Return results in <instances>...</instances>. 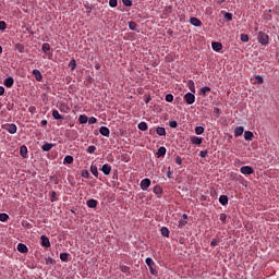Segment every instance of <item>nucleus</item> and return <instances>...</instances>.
Wrapping results in <instances>:
<instances>
[{
	"mask_svg": "<svg viewBox=\"0 0 279 279\" xmlns=\"http://www.w3.org/2000/svg\"><path fill=\"white\" fill-rule=\"evenodd\" d=\"M257 41L259 45H263L264 47L269 45V35L266 33L259 32L257 35Z\"/></svg>",
	"mask_w": 279,
	"mask_h": 279,
	"instance_id": "1",
	"label": "nucleus"
},
{
	"mask_svg": "<svg viewBox=\"0 0 279 279\" xmlns=\"http://www.w3.org/2000/svg\"><path fill=\"white\" fill-rule=\"evenodd\" d=\"M145 263L149 267V271H150L151 276H156V274H158V270H156V268H154L156 265V263H154V259H151V257H147L145 259Z\"/></svg>",
	"mask_w": 279,
	"mask_h": 279,
	"instance_id": "2",
	"label": "nucleus"
},
{
	"mask_svg": "<svg viewBox=\"0 0 279 279\" xmlns=\"http://www.w3.org/2000/svg\"><path fill=\"white\" fill-rule=\"evenodd\" d=\"M3 130L9 132V134H16L19 128H16V124L11 123V124H4Z\"/></svg>",
	"mask_w": 279,
	"mask_h": 279,
	"instance_id": "3",
	"label": "nucleus"
},
{
	"mask_svg": "<svg viewBox=\"0 0 279 279\" xmlns=\"http://www.w3.org/2000/svg\"><path fill=\"white\" fill-rule=\"evenodd\" d=\"M183 99L189 106H193V104H195V95L193 93L185 94Z\"/></svg>",
	"mask_w": 279,
	"mask_h": 279,
	"instance_id": "4",
	"label": "nucleus"
},
{
	"mask_svg": "<svg viewBox=\"0 0 279 279\" xmlns=\"http://www.w3.org/2000/svg\"><path fill=\"white\" fill-rule=\"evenodd\" d=\"M241 173L243 175H252V173H254V168L250 167V166H243L241 169H240Z\"/></svg>",
	"mask_w": 279,
	"mask_h": 279,
	"instance_id": "5",
	"label": "nucleus"
},
{
	"mask_svg": "<svg viewBox=\"0 0 279 279\" xmlns=\"http://www.w3.org/2000/svg\"><path fill=\"white\" fill-rule=\"evenodd\" d=\"M149 186H151V180L144 179V180L141 181L142 191H147V189H149Z\"/></svg>",
	"mask_w": 279,
	"mask_h": 279,
	"instance_id": "6",
	"label": "nucleus"
},
{
	"mask_svg": "<svg viewBox=\"0 0 279 279\" xmlns=\"http://www.w3.org/2000/svg\"><path fill=\"white\" fill-rule=\"evenodd\" d=\"M40 241L43 247H51V242L49 241V238H47V235H41Z\"/></svg>",
	"mask_w": 279,
	"mask_h": 279,
	"instance_id": "7",
	"label": "nucleus"
},
{
	"mask_svg": "<svg viewBox=\"0 0 279 279\" xmlns=\"http://www.w3.org/2000/svg\"><path fill=\"white\" fill-rule=\"evenodd\" d=\"M3 85L7 88H12V86H14V78L12 76H9L4 80Z\"/></svg>",
	"mask_w": 279,
	"mask_h": 279,
	"instance_id": "8",
	"label": "nucleus"
},
{
	"mask_svg": "<svg viewBox=\"0 0 279 279\" xmlns=\"http://www.w3.org/2000/svg\"><path fill=\"white\" fill-rule=\"evenodd\" d=\"M190 141H191L192 145H202V143H203V138L197 137L195 135L191 136Z\"/></svg>",
	"mask_w": 279,
	"mask_h": 279,
	"instance_id": "9",
	"label": "nucleus"
},
{
	"mask_svg": "<svg viewBox=\"0 0 279 279\" xmlns=\"http://www.w3.org/2000/svg\"><path fill=\"white\" fill-rule=\"evenodd\" d=\"M17 252H20L21 254H27V252H29V250L27 248V245H25L23 243H19Z\"/></svg>",
	"mask_w": 279,
	"mask_h": 279,
	"instance_id": "10",
	"label": "nucleus"
},
{
	"mask_svg": "<svg viewBox=\"0 0 279 279\" xmlns=\"http://www.w3.org/2000/svg\"><path fill=\"white\" fill-rule=\"evenodd\" d=\"M211 47H213L214 51H217V52H219V51H221V49H223V45L219 41L211 43Z\"/></svg>",
	"mask_w": 279,
	"mask_h": 279,
	"instance_id": "11",
	"label": "nucleus"
},
{
	"mask_svg": "<svg viewBox=\"0 0 279 279\" xmlns=\"http://www.w3.org/2000/svg\"><path fill=\"white\" fill-rule=\"evenodd\" d=\"M101 171L105 175H110V171H112V167L108 163H105L102 167H101Z\"/></svg>",
	"mask_w": 279,
	"mask_h": 279,
	"instance_id": "12",
	"label": "nucleus"
},
{
	"mask_svg": "<svg viewBox=\"0 0 279 279\" xmlns=\"http://www.w3.org/2000/svg\"><path fill=\"white\" fill-rule=\"evenodd\" d=\"M56 146V144H51V143H45L41 146L43 151H51V149H53V147Z\"/></svg>",
	"mask_w": 279,
	"mask_h": 279,
	"instance_id": "13",
	"label": "nucleus"
},
{
	"mask_svg": "<svg viewBox=\"0 0 279 279\" xmlns=\"http://www.w3.org/2000/svg\"><path fill=\"white\" fill-rule=\"evenodd\" d=\"M190 23L191 25H194V27H202V21L197 17H191Z\"/></svg>",
	"mask_w": 279,
	"mask_h": 279,
	"instance_id": "14",
	"label": "nucleus"
},
{
	"mask_svg": "<svg viewBox=\"0 0 279 279\" xmlns=\"http://www.w3.org/2000/svg\"><path fill=\"white\" fill-rule=\"evenodd\" d=\"M243 132H245V129L243 126H236L234 129V136H243Z\"/></svg>",
	"mask_w": 279,
	"mask_h": 279,
	"instance_id": "15",
	"label": "nucleus"
},
{
	"mask_svg": "<svg viewBox=\"0 0 279 279\" xmlns=\"http://www.w3.org/2000/svg\"><path fill=\"white\" fill-rule=\"evenodd\" d=\"M33 75L37 82H43V73H40V70H33Z\"/></svg>",
	"mask_w": 279,
	"mask_h": 279,
	"instance_id": "16",
	"label": "nucleus"
},
{
	"mask_svg": "<svg viewBox=\"0 0 279 279\" xmlns=\"http://www.w3.org/2000/svg\"><path fill=\"white\" fill-rule=\"evenodd\" d=\"M166 154H167V148L161 146L158 148L157 158H162L166 156Z\"/></svg>",
	"mask_w": 279,
	"mask_h": 279,
	"instance_id": "17",
	"label": "nucleus"
},
{
	"mask_svg": "<svg viewBox=\"0 0 279 279\" xmlns=\"http://www.w3.org/2000/svg\"><path fill=\"white\" fill-rule=\"evenodd\" d=\"M99 132L101 134V136H110V129H108L107 126H101L99 129Z\"/></svg>",
	"mask_w": 279,
	"mask_h": 279,
	"instance_id": "18",
	"label": "nucleus"
},
{
	"mask_svg": "<svg viewBox=\"0 0 279 279\" xmlns=\"http://www.w3.org/2000/svg\"><path fill=\"white\" fill-rule=\"evenodd\" d=\"M52 117L57 121H64V117H62V114H60V112L58 110L52 111Z\"/></svg>",
	"mask_w": 279,
	"mask_h": 279,
	"instance_id": "19",
	"label": "nucleus"
},
{
	"mask_svg": "<svg viewBox=\"0 0 279 279\" xmlns=\"http://www.w3.org/2000/svg\"><path fill=\"white\" fill-rule=\"evenodd\" d=\"M87 207L88 208H97V204H98V202H97V199H95V198H90L89 201H87Z\"/></svg>",
	"mask_w": 279,
	"mask_h": 279,
	"instance_id": "20",
	"label": "nucleus"
},
{
	"mask_svg": "<svg viewBox=\"0 0 279 279\" xmlns=\"http://www.w3.org/2000/svg\"><path fill=\"white\" fill-rule=\"evenodd\" d=\"M20 155L22 158H27V146L23 145L20 147Z\"/></svg>",
	"mask_w": 279,
	"mask_h": 279,
	"instance_id": "21",
	"label": "nucleus"
},
{
	"mask_svg": "<svg viewBox=\"0 0 279 279\" xmlns=\"http://www.w3.org/2000/svg\"><path fill=\"white\" fill-rule=\"evenodd\" d=\"M156 132H157L158 136H167V131L162 126H158L156 129Z\"/></svg>",
	"mask_w": 279,
	"mask_h": 279,
	"instance_id": "22",
	"label": "nucleus"
},
{
	"mask_svg": "<svg viewBox=\"0 0 279 279\" xmlns=\"http://www.w3.org/2000/svg\"><path fill=\"white\" fill-rule=\"evenodd\" d=\"M208 93H210V87L204 86L203 88H201V95H202L203 97H207V96H208Z\"/></svg>",
	"mask_w": 279,
	"mask_h": 279,
	"instance_id": "23",
	"label": "nucleus"
},
{
	"mask_svg": "<svg viewBox=\"0 0 279 279\" xmlns=\"http://www.w3.org/2000/svg\"><path fill=\"white\" fill-rule=\"evenodd\" d=\"M219 203L222 205V206H228V196L227 195H221L219 197Z\"/></svg>",
	"mask_w": 279,
	"mask_h": 279,
	"instance_id": "24",
	"label": "nucleus"
},
{
	"mask_svg": "<svg viewBox=\"0 0 279 279\" xmlns=\"http://www.w3.org/2000/svg\"><path fill=\"white\" fill-rule=\"evenodd\" d=\"M64 165H73V156L66 155L63 160Z\"/></svg>",
	"mask_w": 279,
	"mask_h": 279,
	"instance_id": "25",
	"label": "nucleus"
},
{
	"mask_svg": "<svg viewBox=\"0 0 279 279\" xmlns=\"http://www.w3.org/2000/svg\"><path fill=\"white\" fill-rule=\"evenodd\" d=\"M244 138L245 141H252V138H254V133L252 131H246L244 133Z\"/></svg>",
	"mask_w": 279,
	"mask_h": 279,
	"instance_id": "26",
	"label": "nucleus"
},
{
	"mask_svg": "<svg viewBox=\"0 0 279 279\" xmlns=\"http://www.w3.org/2000/svg\"><path fill=\"white\" fill-rule=\"evenodd\" d=\"M187 87L191 93H195V82L193 80L187 81Z\"/></svg>",
	"mask_w": 279,
	"mask_h": 279,
	"instance_id": "27",
	"label": "nucleus"
},
{
	"mask_svg": "<svg viewBox=\"0 0 279 279\" xmlns=\"http://www.w3.org/2000/svg\"><path fill=\"white\" fill-rule=\"evenodd\" d=\"M90 172L93 173V175H95V178H99V171L97 170V166L92 165Z\"/></svg>",
	"mask_w": 279,
	"mask_h": 279,
	"instance_id": "28",
	"label": "nucleus"
},
{
	"mask_svg": "<svg viewBox=\"0 0 279 279\" xmlns=\"http://www.w3.org/2000/svg\"><path fill=\"white\" fill-rule=\"evenodd\" d=\"M78 122H80L81 124L88 123V117H87L86 114H81V116L78 117Z\"/></svg>",
	"mask_w": 279,
	"mask_h": 279,
	"instance_id": "29",
	"label": "nucleus"
},
{
	"mask_svg": "<svg viewBox=\"0 0 279 279\" xmlns=\"http://www.w3.org/2000/svg\"><path fill=\"white\" fill-rule=\"evenodd\" d=\"M219 243H221V239L215 238L211 240L210 245H211V247H217V245H219Z\"/></svg>",
	"mask_w": 279,
	"mask_h": 279,
	"instance_id": "30",
	"label": "nucleus"
},
{
	"mask_svg": "<svg viewBox=\"0 0 279 279\" xmlns=\"http://www.w3.org/2000/svg\"><path fill=\"white\" fill-rule=\"evenodd\" d=\"M69 66H70L71 71H75V69L77 68V62L75 61V59H72L70 61Z\"/></svg>",
	"mask_w": 279,
	"mask_h": 279,
	"instance_id": "31",
	"label": "nucleus"
},
{
	"mask_svg": "<svg viewBox=\"0 0 279 279\" xmlns=\"http://www.w3.org/2000/svg\"><path fill=\"white\" fill-rule=\"evenodd\" d=\"M138 130H141L142 132H147V122H141L138 124Z\"/></svg>",
	"mask_w": 279,
	"mask_h": 279,
	"instance_id": "32",
	"label": "nucleus"
},
{
	"mask_svg": "<svg viewBox=\"0 0 279 279\" xmlns=\"http://www.w3.org/2000/svg\"><path fill=\"white\" fill-rule=\"evenodd\" d=\"M10 219V216L5 213L0 214V221L5 222Z\"/></svg>",
	"mask_w": 279,
	"mask_h": 279,
	"instance_id": "33",
	"label": "nucleus"
},
{
	"mask_svg": "<svg viewBox=\"0 0 279 279\" xmlns=\"http://www.w3.org/2000/svg\"><path fill=\"white\" fill-rule=\"evenodd\" d=\"M41 50L44 51V53H47V51H51V46L46 43L41 46Z\"/></svg>",
	"mask_w": 279,
	"mask_h": 279,
	"instance_id": "34",
	"label": "nucleus"
},
{
	"mask_svg": "<svg viewBox=\"0 0 279 279\" xmlns=\"http://www.w3.org/2000/svg\"><path fill=\"white\" fill-rule=\"evenodd\" d=\"M138 25L136 24V22H130L129 23V29H132V32H136Z\"/></svg>",
	"mask_w": 279,
	"mask_h": 279,
	"instance_id": "35",
	"label": "nucleus"
},
{
	"mask_svg": "<svg viewBox=\"0 0 279 279\" xmlns=\"http://www.w3.org/2000/svg\"><path fill=\"white\" fill-rule=\"evenodd\" d=\"M240 40H242V43H248L250 41V36L247 34H241L240 35Z\"/></svg>",
	"mask_w": 279,
	"mask_h": 279,
	"instance_id": "36",
	"label": "nucleus"
},
{
	"mask_svg": "<svg viewBox=\"0 0 279 279\" xmlns=\"http://www.w3.org/2000/svg\"><path fill=\"white\" fill-rule=\"evenodd\" d=\"M153 191L155 195H160L162 193V187L156 185Z\"/></svg>",
	"mask_w": 279,
	"mask_h": 279,
	"instance_id": "37",
	"label": "nucleus"
},
{
	"mask_svg": "<svg viewBox=\"0 0 279 279\" xmlns=\"http://www.w3.org/2000/svg\"><path fill=\"white\" fill-rule=\"evenodd\" d=\"M60 258L63 263H66L69 260V253H61Z\"/></svg>",
	"mask_w": 279,
	"mask_h": 279,
	"instance_id": "38",
	"label": "nucleus"
},
{
	"mask_svg": "<svg viewBox=\"0 0 279 279\" xmlns=\"http://www.w3.org/2000/svg\"><path fill=\"white\" fill-rule=\"evenodd\" d=\"M161 234H162L163 236L169 238V229H168L167 227H162V228H161Z\"/></svg>",
	"mask_w": 279,
	"mask_h": 279,
	"instance_id": "39",
	"label": "nucleus"
},
{
	"mask_svg": "<svg viewBox=\"0 0 279 279\" xmlns=\"http://www.w3.org/2000/svg\"><path fill=\"white\" fill-rule=\"evenodd\" d=\"M203 132H204V126H196L195 128V134H197L198 136L202 135Z\"/></svg>",
	"mask_w": 279,
	"mask_h": 279,
	"instance_id": "40",
	"label": "nucleus"
},
{
	"mask_svg": "<svg viewBox=\"0 0 279 279\" xmlns=\"http://www.w3.org/2000/svg\"><path fill=\"white\" fill-rule=\"evenodd\" d=\"M87 154H95V151H97V147L95 146H88V148L86 149Z\"/></svg>",
	"mask_w": 279,
	"mask_h": 279,
	"instance_id": "41",
	"label": "nucleus"
},
{
	"mask_svg": "<svg viewBox=\"0 0 279 279\" xmlns=\"http://www.w3.org/2000/svg\"><path fill=\"white\" fill-rule=\"evenodd\" d=\"M50 202H58V194L56 192H51Z\"/></svg>",
	"mask_w": 279,
	"mask_h": 279,
	"instance_id": "42",
	"label": "nucleus"
},
{
	"mask_svg": "<svg viewBox=\"0 0 279 279\" xmlns=\"http://www.w3.org/2000/svg\"><path fill=\"white\" fill-rule=\"evenodd\" d=\"M89 177H90V172H88V170L82 171V178L88 179Z\"/></svg>",
	"mask_w": 279,
	"mask_h": 279,
	"instance_id": "43",
	"label": "nucleus"
},
{
	"mask_svg": "<svg viewBox=\"0 0 279 279\" xmlns=\"http://www.w3.org/2000/svg\"><path fill=\"white\" fill-rule=\"evenodd\" d=\"M118 3L119 2L117 0H109L110 8H117Z\"/></svg>",
	"mask_w": 279,
	"mask_h": 279,
	"instance_id": "44",
	"label": "nucleus"
},
{
	"mask_svg": "<svg viewBox=\"0 0 279 279\" xmlns=\"http://www.w3.org/2000/svg\"><path fill=\"white\" fill-rule=\"evenodd\" d=\"M122 3L126 5V8H132V0H122Z\"/></svg>",
	"mask_w": 279,
	"mask_h": 279,
	"instance_id": "45",
	"label": "nucleus"
},
{
	"mask_svg": "<svg viewBox=\"0 0 279 279\" xmlns=\"http://www.w3.org/2000/svg\"><path fill=\"white\" fill-rule=\"evenodd\" d=\"M87 121H88L89 125H94V123H97V118L92 117V118L87 119Z\"/></svg>",
	"mask_w": 279,
	"mask_h": 279,
	"instance_id": "46",
	"label": "nucleus"
},
{
	"mask_svg": "<svg viewBox=\"0 0 279 279\" xmlns=\"http://www.w3.org/2000/svg\"><path fill=\"white\" fill-rule=\"evenodd\" d=\"M208 156V150H201L199 151V157L201 158H206Z\"/></svg>",
	"mask_w": 279,
	"mask_h": 279,
	"instance_id": "47",
	"label": "nucleus"
},
{
	"mask_svg": "<svg viewBox=\"0 0 279 279\" xmlns=\"http://www.w3.org/2000/svg\"><path fill=\"white\" fill-rule=\"evenodd\" d=\"M227 219H228V215H226V214L220 215V221H222V223H226Z\"/></svg>",
	"mask_w": 279,
	"mask_h": 279,
	"instance_id": "48",
	"label": "nucleus"
},
{
	"mask_svg": "<svg viewBox=\"0 0 279 279\" xmlns=\"http://www.w3.org/2000/svg\"><path fill=\"white\" fill-rule=\"evenodd\" d=\"M120 269L123 274H128V271H130V267L128 266H121Z\"/></svg>",
	"mask_w": 279,
	"mask_h": 279,
	"instance_id": "49",
	"label": "nucleus"
},
{
	"mask_svg": "<svg viewBox=\"0 0 279 279\" xmlns=\"http://www.w3.org/2000/svg\"><path fill=\"white\" fill-rule=\"evenodd\" d=\"M166 101L168 102L173 101V96L171 94L166 95Z\"/></svg>",
	"mask_w": 279,
	"mask_h": 279,
	"instance_id": "50",
	"label": "nucleus"
},
{
	"mask_svg": "<svg viewBox=\"0 0 279 279\" xmlns=\"http://www.w3.org/2000/svg\"><path fill=\"white\" fill-rule=\"evenodd\" d=\"M169 125H170V128L175 129V128H178V122L177 121H170Z\"/></svg>",
	"mask_w": 279,
	"mask_h": 279,
	"instance_id": "51",
	"label": "nucleus"
},
{
	"mask_svg": "<svg viewBox=\"0 0 279 279\" xmlns=\"http://www.w3.org/2000/svg\"><path fill=\"white\" fill-rule=\"evenodd\" d=\"M255 80H256L257 84H263V82H264L263 76H260V75H257L255 77Z\"/></svg>",
	"mask_w": 279,
	"mask_h": 279,
	"instance_id": "52",
	"label": "nucleus"
},
{
	"mask_svg": "<svg viewBox=\"0 0 279 279\" xmlns=\"http://www.w3.org/2000/svg\"><path fill=\"white\" fill-rule=\"evenodd\" d=\"M5 27H8V24L4 21H0V29L3 31Z\"/></svg>",
	"mask_w": 279,
	"mask_h": 279,
	"instance_id": "53",
	"label": "nucleus"
},
{
	"mask_svg": "<svg viewBox=\"0 0 279 279\" xmlns=\"http://www.w3.org/2000/svg\"><path fill=\"white\" fill-rule=\"evenodd\" d=\"M174 162H175L177 165H182V157L177 156L175 159H174Z\"/></svg>",
	"mask_w": 279,
	"mask_h": 279,
	"instance_id": "54",
	"label": "nucleus"
},
{
	"mask_svg": "<svg viewBox=\"0 0 279 279\" xmlns=\"http://www.w3.org/2000/svg\"><path fill=\"white\" fill-rule=\"evenodd\" d=\"M225 19L226 21H232V13H226Z\"/></svg>",
	"mask_w": 279,
	"mask_h": 279,
	"instance_id": "55",
	"label": "nucleus"
},
{
	"mask_svg": "<svg viewBox=\"0 0 279 279\" xmlns=\"http://www.w3.org/2000/svg\"><path fill=\"white\" fill-rule=\"evenodd\" d=\"M186 223V220H180L179 221V228H184V225Z\"/></svg>",
	"mask_w": 279,
	"mask_h": 279,
	"instance_id": "56",
	"label": "nucleus"
},
{
	"mask_svg": "<svg viewBox=\"0 0 279 279\" xmlns=\"http://www.w3.org/2000/svg\"><path fill=\"white\" fill-rule=\"evenodd\" d=\"M4 93H5V87L0 86V97H1V95H4Z\"/></svg>",
	"mask_w": 279,
	"mask_h": 279,
	"instance_id": "57",
	"label": "nucleus"
},
{
	"mask_svg": "<svg viewBox=\"0 0 279 279\" xmlns=\"http://www.w3.org/2000/svg\"><path fill=\"white\" fill-rule=\"evenodd\" d=\"M149 101H151V96H147L145 99V104H149Z\"/></svg>",
	"mask_w": 279,
	"mask_h": 279,
	"instance_id": "58",
	"label": "nucleus"
},
{
	"mask_svg": "<svg viewBox=\"0 0 279 279\" xmlns=\"http://www.w3.org/2000/svg\"><path fill=\"white\" fill-rule=\"evenodd\" d=\"M189 219V216L186 214H183V220L186 221Z\"/></svg>",
	"mask_w": 279,
	"mask_h": 279,
	"instance_id": "59",
	"label": "nucleus"
},
{
	"mask_svg": "<svg viewBox=\"0 0 279 279\" xmlns=\"http://www.w3.org/2000/svg\"><path fill=\"white\" fill-rule=\"evenodd\" d=\"M167 178H170V179H171V170H169V171L167 172Z\"/></svg>",
	"mask_w": 279,
	"mask_h": 279,
	"instance_id": "60",
	"label": "nucleus"
},
{
	"mask_svg": "<svg viewBox=\"0 0 279 279\" xmlns=\"http://www.w3.org/2000/svg\"><path fill=\"white\" fill-rule=\"evenodd\" d=\"M41 125H47V120H41Z\"/></svg>",
	"mask_w": 279,
	"mask_h": 279,
	"instance_id": "61",
	"label": "nucleus"
},
{
	"mask_svg": "<svg viewBox=\"0 0 279 279\" xmlns=\"http://www.w3.org/2000/svg\"><path fill=\"white\" fill-rule=\"evenodd\" d=\"M49 263H53V258H48L47 264H49Z\"/></svg>",
	"mask_w": 279,
	"mask_h": 279,
	"instance_id": "62",
	"label": "nucleus"
},
{
	"mask_svg": "<svg viewBox=\"0 0 279 279\" xmlns=\"http://www.w3.org/2000/svg\"><path fill=\"white\" fill-rule=\"evenodd\" d=\"M25 228H31L29 222H26V225H24Z\"/></svg>",
	"mask_w": 279,
	"mask_h": 279,
	"instance_id": "63",
	"label": "nucleus"
},
{
	"mask_svg": "<svg viewBox=\"0 0 279 279\" xmlns=\"http://www.w3.org/2000/svg\"><path fill=\"white\" fill-rule=\"evenodd\" d=\"M95 69H96L97 71H99V64L95 65Z\"/></svg>",
	"mask_w": 279,
	"mask_h": 279,
	"instance_id": "64",
	"label": "nucleus"
}]
</instances>
